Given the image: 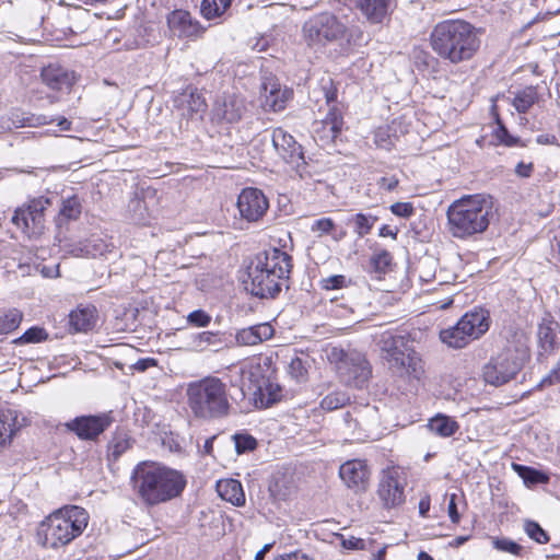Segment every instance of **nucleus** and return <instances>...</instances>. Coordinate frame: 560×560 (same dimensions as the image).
<instances>
[{
    "instance_id": "nucleus-47",
    "label": "nucleus",
    "mask_w": 560,
    "mask_h": 560,
    "mask_svg": "<svg viewBox=\"0 0 560 560\" xmlns=\"http://www.w3.org/2000/svg\"><path fill=\"white\" fill-rule=\"evenodd\" d=\"M350 280L346 278L343 275H335L327 278L322 279L320 284L325 290H338L342 288H347L350 284Z\"/></svg>"
},
{
    "instance_id": "nucleus-34",
    "label": "nucleus",
    "mask_w": 560,
    "mask_h": 560,
    "mask_svg": "<svg viewBox=\"0 0 560 560\" xmlns=\"http://www.w3.org/2000/svg\"><path fill=\"white\" fill-rule=\"evenodd\" d=\"M180 105L184 110L183 115L188 116L202 114L207 108L205 100L197 92L184 93L180 98Z\"/></svg>"
},
{
    "instance_id": "nucleus-2",
    "label": "nucleus",
    "mask_w": 560,
    "mask_h": 560,
    "mask_svg": "<svg viewBox=\"0 0 560 560\" xmlns=\"http://www.w3.org/2000/svg\"><path fill=\"white\" fill-rule=\"evenodd\" d=\"M291 269V257L283 250L270 248L259 253L247 267L243 278L245 289L260 299L276 296Z\"/></svg>"
},
{
    "instance_id": "nucleus-37",
    "label": "nucleus",
    "mask_w": 560,
    "mask_h": 560,
    "mask_svg": "<svg viewBox=\"0 0 560 560\" xmlns=\"http://www.w3.org/2000/svg\"><path fill=\"white\" fill-rule=\"evenodd\" d=\"M310 230L313 233H316L318 237L324 235H331L335 241H340L346 235L345 231H341L339 234H336V224L330 218H320L315 220Z\"/></svg>"
},
{
    "instance_id": "nucleus-23",
    "label": "nucleus",
    "mask_w": 560,
    "mask_h": 560,
    "mask_svg": "<svg viewBox=\"0 0 560 560\" xmlns=\"http://www.w3.org/2000/svg\"><path fill=\"white\" fill-rule=\"evenodd\" d=\"M25 418L19 419L18 410L0 407V447L10 443L14 434L25 425Z\"/></svg>"
},
{
    "instance_id": "nucleus-9",
    "label": "nucleus",
    "mask_w": 560,
    "mask_h": 560,
    "mask_svg": "<svg viewBox=\"0 0 560 560\" xmlns=\"http://www.w3.org/2000/svg\"><path fill=\"white\" fill-rule=\"evenodd\" d=\"M489 314L479 308L466 313L455 326L441 330L440 339L451 348L462 349L489 329Z\"/></svg>"
},
{
    "instance_id": "nucleus-51",
    "label": "nucleus",
    "mask_w": 560,
    "mask_h": 560,
    "mask_svg": "<svg viewBox=\"0 0 560 560\" xmlns=\"http://www.w3.org/2000/svg\"><path fill=\"white\" fill-rule=\"evenodd\" d=\"M374 142L381 149L392 148L393 140L387 127H380L374 131Z\"/></svg>"
},
{
    "instance_id": "nucleus-43",
    "label": "nucleus",
    "mask_w": 560,
    "mask_h": 560,
    "mask_svg": "<svg viewBox=\"0 0 560 560\" xmlns=\"http://www.w3.org/2000/svg\"><path fill=\"white\" fill-rule=\"evenodd\" d=\"M81 203L77 197L63 200L59 214L67 220H75L81 214Z\"/></svg>"
},
{
    "instance_id": "nucleus-53",
    "label": "nucleus",
    "mask_w": 560,
    "mask_h": 560,
    "mask_svg": "<svg viewBox=\"0 0 560 560\" xmlns=\"http://www.w3.org/2000/svg\"><path fill=\"white\" fill-rule=\"evenodd\" d=\"M47 338V334L43 328L32 327L27 329L20 340L24 343L39 342Z\"/></svg>"
},
{
    "instance_id": "nucleus-33",
    "label": "nucleus",
    "mask_w": 560,
    "mask_h": 560,
    "mask_svg": "<svg viewBox=\"0 0 560 560\" xmlns=\"http://www.w3.org/2000/svg\"><path fill=\"white\" fill-rule=\"evenodd\" d=\"M513 469L517 472V475L523 479L524 483L527 487H532L538 483H548L550 477L548 474L537 470L533 467L513 464Z\"/></svg>"
},
{
    "instance_id": "nucleus-39",
    "label": "nucleus",
    "mask_w": 560,
    "mask_h": 560,
    "mask_svg": "<svg viewBox=\"0 0 560 560\" xmlns=\"http://www.w3.org/2000/svg\"><path fill=\"white\" fill-rule=\"evenodd\" d=\"M537 101V92L534 88H525L513 98V105L518 113H526Z\"/></svg>"
},
{
    "instance_id": "nucleus-12",
    "label": "nucleus",
    "mask_w": 560,
    "mask_h": 560,
    "mask_svg": "<svg viewBox=\"0 0 560 560\" xmlns=\"http://www.w3.org/2000/svg\"><path fill=\"white\" fill-rule=\"evenodd\" d=\"M343 419L348 431L358 440L372 438L380 424L377 408L370 405L352 408Z\"/></svg>"
},
{
    "instance_id": "nucleus-27",
    "label": "nucleus",
    "mask_w": 560,
    "mask_h": 560,
    "mask_svg": "<svg viewBox=\"0 0 560 560\" xmlns=\"http://www.w3.org/2000/svg\"><path fill=\"white\" fill-rule=\"evenodd\" d=\"M222 339L219 332L202 331L191 334L187 342V348L194 352H203L207 350L218 351L222 348Z\"/></svg>"
},
{
    "instance_id": "nucleus-59",
    "label": "nucleus",
    "mask_w": 560,
    "mask_h": 560,
    "mask_svg": "<svg viewBox=\"0 0 560 560\" xmlns=\"http://www.w3.org/2000/svg\"><path fill=\"white\" fill-rule=\"evenodd\" d=\"M158 364V361L153 358H144L139 359L135 364L133 368L139 372H144L151 366H155Z\"/></svg>"
},
{
    "instance_id": "nucleus-55",
    "label": "nucleus",
    "mask_w": 560,
    "mask_h": 560,
    "mask_svg": "<svg viewBox=\"0 0 560 560\" xmlns=\"http://www.w3.org/2000/svg\"><path fill=\"white\" fill-rule=\"evenodd\" d=\"M413 211L411 202H395L390 206V212L399 218H410Z\"/></svg>"
},
{
    "instance_id": "nucleus-10",
    "label": "nucleus",
    "mask_w": 560,
    "mask_h": 560,
    "mask_svg": "<svg viewBox=\"0 0 560 560\" xmlns=\"http://www.w3.org/2000/svg\"><path fill=\"white\" fill-rule=\"evenodd\" d=\"M345 25L329 13L311 18L303 26L304 37L308 45L319 46L337 40L345 34Z\"/></svg>"
},
{
    "instance_id": "nucleus-20",
    "label": "nucleus",
    "mask_w": 560,
    "mask_h": 560,
    "mask_svg": "<svg viewBox=\"0 0 560 560\" xmlns=\"http://www.w3.org/2000/svg\"><path fill=\"white\" fill-rule=\"evenodd\" d=\"M166 23L170 32L178 38L196 39L206 31L199 21L192 19L185 10H174L168 13Z\"/></svg>"
},
{
    "instance_id": "nucleus-17",
    "label": "nucleus",
    "mask_w": 560,
    "mask_h": 560,
    "mask_svg": "<svg viewBox=\"0 0 560 560\" xmlns=\"http://www.w3.org/2000/svg\"><path fill=\"white\" fill-rule=\"evenodd\" d=\"M246 110L245 101L236 94H223L213 104L212 120L218 124H234L241 120Z\"/></svg>"
},
{
    "instance_id": "nucleus-62",
    "label": "nucleus",
    "mask_w": 560,
    "mask_h": 560,
    "mask_svg": "<svg viewBox=\"0 0 560 560\" xmlns=\"http://www.w3.org/2000/svg\"><path fill=\"white\" fill-rule=\"evenodd\" d=\"M276 560H312V559L306 557L305 555L294 552V553H288V555L281 556L280 558H278Z\"/></svg>"
},
{
    "instance_id": "nucleus-29",
    "label": "nucleus",
    "mask_w": 560,
    "mask_h": 560,
    "mask_svg": "<svg viewBox=\"0 0 560 560\" xmlns=\"http://www.w3.org/2000/svg\"><path fill=\"white\" fill-rule=\"evenodd\" d=\"M217 492L225 501L235 506L245 504V493L242 483L236 479H222L217 482Z\"/></svg>"
},
{
    "instance_id": "nucleus-28",
    "label": "nucleus",
    "mask_w": 560,
    "mask_h": 560,
    "mask_svg": "<svg viewBox=\"0 0 560 560\" xmlns=\"http://www.w3.org/2000/svg\"><path fill=\"white\" fill-rule=\"evenodd\" d=\"M70 327L74 331H88L96 324V308L93 305H80L69 315Z\"/></svg>"
},
{
    "instance_id": "nucleus-31",
    "label": "nucleus",
    "mask_w": 560,
    "mask_h": 560,
    "mask_svg": "<svg viewBox=\"0 0 560 560\" xmlns=\"http://www.w3.org/2000/svg\"><path fill=\"white\" fill-rule=\"evenodd\" d=\"M322 132L320 139L325 141H334L341 132L343 119L340 110L336 107L329 109L325 119L320 122Z\"/></svg>"
},
{
    "instance_id": "nucleus-54",
    "label": "nucleus",
    "mask_w": 560,
    "mask_h": 560,
    "mask_svg": "<svg viewBox=\"0 0 560 560\" xmlns=\"http://www.w3.org/2000/svg\"><path fill=\"white\" fill-rule=\"evenodd\" d=\"M341 540V546L345 549L348 550H363L368 548V541L361 538H357L354 536H351L349 538H345L342 535L338 536Z\"/></svg>"
},
{
    "instance_id": "nucleus-49",
    "label": "nucleus",
    "mask_w": 560,
    "mask_h": 560,
    "mask_svg": "<svg viewBox=\"0 0 560 560\" xmlns=\"http://www.w3.org/2000/svg\"><path fill=\"white\" fill-rule=\"evenodd\" d=\"M493 137L498 141V143L504 144L506 147H513L517 143V138L511 136L508 129L498 120L497 127L493 130Z\"/></svg>"
},
{
    "instance_id": "nucleus-36",
    "label": "nucleus",
    "mask_w": 560,
    "mask_h": 560,
    "mask_svg": "<svg viewBox=\"0 0 560 560\" xmlns=\"http://www.w3.org/2000/svg\"><path fill=\"white\" fill-rule=\"evenodd\" d=\"M232 0H202L200 12L207 20L220 18L230 8Z\"/></svg>"
},
{
    "instance_id": "nucleus-19",
    "label": "nucleus",
    "mask_w": 560,
    "mask_h": 560,
    "mask_svg": "<svg viewBox=\"0 0 560 560\" xmlns=\"http://www.w3.org/2000/svg\"><path fill=\"white\" fill-rule=\"evenodd\" d=\"M268 207L269 202L266 196L257 188L243 189L237 199V208L242 218L249 222L261 219Z\"/></svg>"
},
{
    "instance_id": "nucleus-5",
    "label": "nucleus",
    "mask_w": 560,
    "mask_h": 560,
    "mask_svg": "<svg viewBox=\"0 0 560 560\" xmlns=\"http://www.w3.org/2000/svg\"><path fill=\"white\" fill-rule=\"evenodd\" d=\"M187 406L196 419L211 421L229 416L231 410L228 385L217 376H206L187 384Z\"/></svg>"
},
{
    "instance_id": "nucleus-60",
    "label": "nucleus",
    "mask_w": 560,
    "mask_h": 560,
    "mask_svg": "<svg viewBox=\"0 0 560 560\" xmlns=\"http://www.w3.org/2000/svg\"><path fill=\"white\" fill-rule=\"evenodd\" d=\"M553 383H560V361L557 366L551 370L550 374L541 381V386Z\"/></svg>"
},
{
    "instance_id": "nucleus-50",
    "label": "nucleus",
    "mask_w": 560,
    "mask_h": 560,
    "mask_svg": "<svg viewBox=\"0 0 560 560\" xmlns=\"http://www.w3.org/2000/svg\"><path fill=\"white\" fill-rule=\"evenodd\" d=\"M492 545L495 549L512 555H520L522 550L518 544L508 538H492Z\"/></svg>"
},
{
    "instance_id": "nucleus-16",
    "label": "nucleus",
    "mask_w": 560,
    "mask_h": 560,
    "mask_svg": "<svg viewBox=\"0 0 560 560\" xmlns=\"http://www.w3.org/2000/svg\"><path fill=\"white\" fill-rule=\"evenodd\" d=\"M271 360L269 358L258 359L243 366L241 372L242 390L257 396L264 384L272 374Z\"/></svg>"
},
{
    "instance_id": "nucleus-14",
    "label": "nucleus",
    "mask_w": 560,
    "mask_h": 560,
    "mask_svg": "<svg viewBox=\"0 0 560 560\" xmlns=\"http://www.w3.org/2000/svg\"><path fill=\"white\" fill-rule=\"evenodd\" d=\"M271 142L282 160L292 165L301 178L305 176V159L302 147L282 128L272 131Z\"/></svg>"
},
{
    "instance_id": "nucleus-45",
    "label": "nucleus",
    "mask_w": 560,
    "mask_h": 560,
    "mask_svg": "<svg viewBox=\"0 0 560 560\" xmlns=\"http://www.w3.org/2000/svg\"><path fill=\"white\" fill-rule=\"evenodd\" d=\"M524 530L529 538L538 544H547L549 541L548 534L541 528V526L534 521H526L524 523Z\"/></svg>"
},
{
    "instance_id": "nucleus-3",
    "label": "nucleus",
    "mask_w": 560,
    "mask_h": 560,
    "mask_svg": "<svg viewBox=\"0 0 560 560\" xmlns=\"http://www.w3.org/2000/svg\"><path fill=\"white\" fill-rule=\"evenodd\" d=\"M493 215V202L490 196L467 195L453 201L447 210V228L455 238L466 240L483 233Z\"/></svg>"
},
{
    "instance_id": "nucleus-13",
    "label": "nucleus",
    "mask_w": 560,
    "mask_h": 560,
    "mask_svg": "<svg viewBox=\"0 0 560 560\" xmlns=\"http://www.w3.org/2000/svg\"><path fill=\"white\" fill-rule=\"evenodd\" d=\"M521 361L510 351H503L483 366L485 381L500 386L512 380L521 370Z\"/></svg>"
},
{
    "instance_id": "nucleus-4",
    "label": "nucleus",
    "mask_w": 560,
    "mask_h": 560,
    "mask_svg": "<svg viewBox=\"0 0 560 560\" xmlns=\"http://www.w3.org/2000/svg\"><path fill=\"white\" fill-rule=\"evenodd\" d=\"M132 481L139 497L148 505H155L179 495L186 485L179 471L145 462L135 468Z\"/></svg>"
},
{
    "instance_id": "nucleus-26",
    "label": "nucleus",
    "mask_w": 560,
    "mask_h": 560,
    "mask_svg": "<svg viewBox=\"0 0 560 560\" xmlns=\"http://www.w3.org/2000/svg\"><path fill=\"white\" fill-rule=\"evenodd\" d=\"M291 96V91L280 88L275 80L264 83V106L272 112H279L284 108V104Z\"/></svg>"
},
{
    "instance_id": "nucleus-61",
    "label": "nucleus",
    "mask_w": 560,
    "mask_h": 560,
    "mask_svg": "<svg viewBox=\"0 0 560 560\" xmlns=\"http://www.w3.org/2000/svg\"><path fill=\"white\" fill-rule=\"evenodd\" d=\"M536 142L544 145L557 144V138L553 135L541 133L536 137Z\"/></svg>"
},
{
    "instance_id": "nucleus-40",
    "label": "nucleus",
    "mask_w": 560,
    "mask_h": 560,
    "mask_svg": "<svg viewBox=\"0 0 560 560\" xmlns=\"http://www.w3.org/2000/svg\"><path fill=\"white\" fill-rule=\"evenodd\" d=\"M52 122L44 115L35 114H13L12 124L15 128L21 127H39Z\"/></svg>"
},
{
    "instance_id": "nucleus-21",
    "label": "nucleus",
    "mask_w": 560,
    "mask_h": 560,
    "mask_svg": "<svg viewBox=\"0 0 560 560\" xmlns=\"http://www.w3.org/2000/svg\"><path fill=\"white\" fill-rule=\"evenodd\" d=\"M339 476L349 489L359 492L366 489L370 470L364 460L351 459L340 466Z\"/></svg>"
},
{
    "instance_id": "nucleus-63",
    "label": "nucleus",
    "mask_w": 560,
    "mask_h": 560,
    "mask_svg": "<svg viewBox=\"0 0 560 560\" xmlns=\"http://www.w3.org/2000/svg\"><path fill=\"white\" fill-rule=\"evenodd\" d=\"M468 539V536H457L448 542V546L452 548H458L459 546L464 545Z\"/></svg>"
},
{
    "instance_id": "nucleus-38",
    "label": "nucleus",
    "mask_w": 560,
    "mask_h": 560,
    "mask_svg": "<svg viewBox=\"0 0 560 560\" xmlns=\"http://www.w3.org/2000/svg\"><path fill=\"white\" fill-rule=\"evenodd\" d=\"M350 401V396L340 389H336L327 394L320 401V408L326 411H334L342 408Z\"/></svg>"
},
{
    "instance_id": "nucleus-41",
    "label": "nucleus",
    "mask_w": 560,
    "mask_h": 560,
    "mask_svg": "<svg viewBox=\"0 0 560 560\" xmlns=\"http://www.w3.org/2000/svg\"><path fill=\"white\" fill-rule=\"evenodd\" d=\"M21 320L22 313L19 310H9L2 316H0V332L9 334L15 330L20 326Z\"/></svg>"
},
{
    "instance_id": "nucleus-15",
    "label": "nucleus",
    "mask_w": 560,
    "mask_h": 560,
    "mask_svg": "<svg viewBox=\"0 0 560 560\" xmlns=\"http://www.w3.org/2000/svg\"><path fill=\"white\" fill-rule=\"evenodd\" d=\"M405 478L396 468L384 470L378 483L377 493L386 508H395L405 502Z\"/></svg>"
},
{
    "instance_id": "nucleus-18",
    "label": "nucleus",
    "mask_w": 560,
    "mask_h": 560,
    "mask_svg": "<svg viewBox=\"0 0 560 560\" xmlns=\"http://www.w3.org/2000/svg\"><path fill=\"white\" fill-rule=\"evenodd\" d=\"M112 423L107 413L96 416H81L66 423L69 431L74 432L81 440H94Z\"/></svg>"
},
{
    "instance_id": "nucleus-1",
    "label": "nucleus",
    "mask_w": 560,
    "mask_h": 560,
    "mask_svg": "<svg viewBox=\"0 0 560 560\" xmlns=\"http://www.w3.org/2000/svg\"><path fill=\"white\" fill-rule=\"evenodd\" d=\"M430 44L440 58L457 65L470 60L479 50L481 40L472 24L463 20H446L433 27Z\"/></svg>"
},
{
    "instance_id": "nucleus-42",
    "label": "nucleus",
    "mask_w": 560,
    "mask_h": 560,
    "mask_svg": "<svg viewBox=\"0 0 560 560\" xmlns=\"http://www.w3.org/2000/svg\"><path fill=\"white\" fill-rule=\"evenodd\" d=\"M281 387L279 384L275 383L271 380V376L268 377L266 384L261 387V390L257 394V396L260 397L262 400L264 398L267 399V404H272L278 401L281 398Z\"/></svg>"
},
{
    "instance_id": "nucleus-24",
    "label": "nucleus",
    "mask_w": 560,
    "mask_h": 560,
    "mask_svg": "<svg viewBox=\"0 0 560 560\" xmlns=\"http://www.w3.org/2000/svg\"><path fill=\"white\" fill-rule=\"evenodd\" d=\"M355 7L371 23H382L387 16L392 0H354Z\"/></svg>"
},
{
    "instance_id": "nucleus-11",
    "label": "nucleus",
    "mask_w": 560,
    "mask_h": 560,
    "mask_svg": "<svg viewBox=\"0 0 560 560\" xmlns=\"http://www.w3.org/2000/svg\"><path fill=\"white\" fill-rule=\"evenodd\" d=\"M49 205V199L39 197L33 199L27 206L15 210L12 222L28 237H37L45 230L44 211Z\"/></svg>"
},
{
    "instance_id": "nucleus-44",
    "label": "nucleus",
    "mask_w": 560,
    "mask_h": 560,
    "mask_svg": "<svg viewBox=\"0 0 560 560\" xmlns=\"http://www.w3.org/2000/svg\"><path fill=\"white\" fill-rule=\"evenodd\" d=\"M288 373L296 382H304L307 376V364L301 358H293L288 366Z\"/></svg>"
},
{
    "instance_id": "nucleus-6",
    "label": "nucleus",
    "mask_w": 560,
    "mask_h": 560,
    "mask_svg": "<svg viewBox=\"0 0 560 560\" xmlns=\"http://www.w3.org/2000/svg\"><path fill=\"white\" fill-rule=\"evenodd\" d=\"M89 515L80 506H65L49 516L39 525L38 541L47 548L58 549L80 536L88 526Z\"/></svg>"
},
{
    "instance_id": "nucleus-56",
    "label": "nucleus",
    "mask_w": 560,
    "mask_h": 560,
    "mask_svg": "<svg viewBox=\"0 0 560 560\" xmlns=\"http://www.w3.org/2000/svg\"><path fill=\"white\" fill-rule=\"evenodd\" d=\"M399 184V179L396 176H383L377 180L380 189L386 191H393Z\"/></svg>"
},
{
    "instance_id": "nucleus-57",
    "label": "nucleus",
    "mask_w": 560,
    "mask_h": 560,
    "mask_svg": "<svg viewBox=\"0 0 560 560\" xmlns=\"http://www.w3.org/2000/svg\"><path fill=\"white\" fill-rule=\"evenodd\" d=\"M533 171H534V165L532 162H529V163L518 162L514 170L515 174L522 178L530 177L533 174Z\"/></svg>"
},
{
    "instance_id": "nucleus-25",
    "label": "nucleus",
    "mask_w": 560,
    "mask_h": 560,
    "mask_svg": "<svg viewBox=\"0 0 560 560\" xmlns=\"http://www.w3.org/2000/svg\"><path fill=\"white\" fill-rule=\"evenodd\" d=\"M272 335L273 328L271 325L265 323L240 329L236 332L235 339L241 346H255L271 338Z\"/></svg>"
},
{
    "instance_id": "nucleus-46",
    "label": "nucleus",
    "mask_w": 560,
    "mask_h": 560,
    "mask_svg": "<svg viewBox=\"0 0 560 560\" xmlns=\"http://www.w3.org/2000/svg\"><path fill=\"white\" fill-rule=\"evenodd\" d=\"M233 440L237 454L254 451L257 446L256 439L249 434H234Z\"/></svg>"
},
{
    "instance_id": "nucleus-35",
    "label": "nucleus",
    "mask_w": 560,
    "mask_h": 560,
    "mask_svg": "<svg viewBox=\"0 0 560 560\" xmlns=\"http://www.w3.org/2000/svg\"><path fill=\"white\" fill-rule=\"evenodd\" d=\"M376 220L377 218L372 214L357 213L348 218L347 223L352 225L359 237H363L371 232Z\"/></svg>"
},
{
    "instance_id": "nucleus-22",
    "label": "nucleus",
    "mask_w": 560,
    "mask_h": 560,
    "mask_svg": "<svg viewBox=\"0 0 560 560\" xmlns=\"http://www.w3.org/2000/svg\"><path fill=\"white\" fill-rule=\"evenodd\" d=\"M40 79L52 91H68L75 82V74L60 65L50 63L42 69Z\"/></svg>"
},
{
    "instance_id": "nucleus-32",
    "label": "nucleus",
    "mask_w": 560,
    "mask_h": 560,
    "mask_svg": "<svg viewBox=\"0 0 560 560\" xmlns=\"http://www.w3.org/2000/svg\"><path fill=\"white\" fill-rule=\"evenodd\" d=\"M428 429L441 438H450L458 431L459 424L451 417L440 413L430 419Z\"/></svg>"
},
{
    "instance_id": "nucleus-48",
    "label": "nucleus",
    "mask_w": 560,
    "mask_h": 560,
    "mask_svg": "<svg viewBox=\"0 0 560 560\" xmlns=\"http://www.w3.org/2000/svg\"><path fill=\"white\" fill-rule=\"evenodd\" d=\"M186 320L189 325L201 328L209 326L211 316L203 310H196L187 315Z\"/></svg>"
},
{
    "instance_id": "nucleus-30",
    "label": "nucleus",
    "mask_w": 560,
    "mask_h": 560,
    "mask_svg": "<svg viewBox=\"0 0 560 560\" xmlns=\"http://www.w3.org/2000/svg\"><path fill=\"white\" fill-rule=\"evenodd\" d=\"M558 324L552 320H544L538 327V346L539 355H549L553 352L557 347L556 342V329Z\"/></svg>"
},
{
    "instance_id": "nucleus-7",
    "label": "nucleus",
    "mask_w": 560,
    "mask_h": 560,
    "mask_svg": "<svg viewBox=\"0 0 560 560\" xmlns=\"http://www.w3.org/2000/svg\"><path fill=\"white\" fill-rule=\"evenodd\" d=\"M376 343L392 369L400 374L420 378L421 360L410 347V340L406 336L384 331L378 336Z\"/></svg>"
},
{
    "instance_id": "nucleus-58",
    "label": "nucleus",
    "mask_w": 560,
    "mask_h": 560,
    "mask_svg": "<svg viewBox=\"0 0 560 560\" xmlns=\"http://www.w3.org/2000/svg\"><path fill=\"white\" fill-rule=\"evenodd\" d=\"M456 494H452L448 501L447 512L452 523H458L460 520L459 513L456 506Z\"/></svg>"
},
{
    "instance_id": "nucleus-8",
    "label": "nucleus",
    "mask_w": 560,
    "mask_h": 560,
    "mask_svg": "<svg viewBox=\"0 0 560 560\" xmlns=\"http://www.w3.org/2000/svg\"><path fill=\"white\" fill-rule=\"evenodd\" d=\"M327 360L335 366L340 381L349 386L361 388L371 375L369 362L357 350L331 347L327 350Z\"/></svg>"
},
{
    "instance_id": "nucleus-52",
    "label": "nucleus",
    "mask_w": 560,
    "mask_h": 560,
    "mask_svg": "<svg viewBox=\"0 0 560 560\" xmlns=\"http://www.w3.org/2000/svg\"><path fill=\"white\" fill-rule=\"evenodd\" d=\"M392 261V256L386 250H380L375 253L371 258V264L374 269L378 272L385 271Z\"/></svg>"
},
{
    "instance_id": "nucleus-64",
    "label": "nucleus",
    "mask_w": 560,
    "mask_h": 560,
    "mask_svg": "<svg viewBox=\"0 0 560 560\" xmlns=\"http://www.w3.org/2000/svg\"><path fill=\"white\" fill-rule=\"evenodd\" d=\"M57 126L60 128V130L67 131L71 128V121L68 120L66 117H60L57 120Z\"/></svg>"
}]
</instances>
